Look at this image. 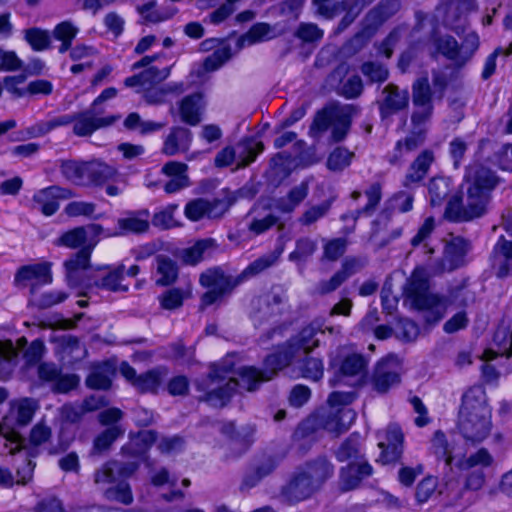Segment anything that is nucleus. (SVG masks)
<instances>
[{"label": "nucleus", "mask_w": 512, "mask_h": 512, "mask_svg": "<svg viewBox=\"0 0 512 512\" xmlns=\"http://www.w3.org/2000/svg\"><path fill=\"white\" fill-rule=\"evenodd\" d=\"M360 436L357 433L351 434L337 449L335 456L339 462H345L360 456Z\"/></svg>", "instance_id": "052dcab7"}, {"label": "nucleus", "mask_w": 512, "mask_h": 512, "mask_svg": "<svg viewBox=\"0 0 512 512\" xmlns=\"http://www.w3.org/2000/svg\"><path fill=\"white\" fill-rule=\"evenodd\" d=\"M362 74L372 83H383L388 79V69L379 62L368 61L361 65Z\"/></svg>", "instance_id": "774afa93"}, {"label": "nucleus", "mask_w": 512, "mask_h": 512, "mask_svg": "<svg viewBox=\"0 0 512 512\" xmlns=\"http://www.w3.org/2000/svg\"><path fill=\"white\" fill-rule=\"evenodd\" d=\"M331 208V201L326 200L319 204L306 208L298 218V223L302 226L309 227L320 219L324 218Z\"/></svg>", "instance_id": "13d9d810"}, {"label": "nucleus", "mask_w": 512, "mask_h": 512, "mask_svg": "<svg viewBox=\"0 0 512 512\" xmlns=\"http://www.w3.org/2000/svg\"><path fill=\"white\" fill-rule=\"evenodd\" d=\"M18 352L11 341H0V375L8 377L17 362Z\"/></svg>", "instance_id": "5fc2aeb1"}, {"label": "nucleus", "mask_w": 512, "mask_h": 512, "mask_svg": "<svg viewBox=\"0 0 512 512\" xmlns=\"http://www.w3.org/2000/svg\"><path fill=\"white\" fill-rule=\"evenodd\" d=\"M98 240H91L69 260L65 262L67 271V281L71 287H86L87 280L91 277L86 276V270L89 267L90 256Z\"/></svg>", "instance_id": "2eb2a0df"}, {"label": "nucleus", "mask_w": 512, "mask_h": 512, "mask_svg": "<svg viewBox=\"0 0 512 512\" xmlns=\"http://www.w3.org/2000/svg\"><path fill=\"white\" fill-rule=\"evenodd\" d=\"M494 252L498 259L496 276L498 278L512 276V241L501 236L494 246Z\"/></svg>", "instance_id": "79ce46f5"}, {"label": "nucleus", "mask_w": 512, "mask_h": 512, "mask_svg": "<svg viewBox=\"0 0 512 512\" xmlns=\"http://www.w3.org/2000/svg\"><path fill=\"white\" fill-rule=\"evenodd\" d=\"M309 193V184L302 181L292 187L288 193L275 200V208L281 213H292L307 198Z\"/></svg>", "instance_id": "58836bf2"}, {"label": "nucleus", "mask_w": 512, "mask_h": 512, "mask_svg": "<svg viewBox=\"0 0 512 512\" xmlns=\"http://www.w3.org/2000/svg\"><path fill=\"white\" fill-rule=\"evenodd\" d=\"M138 467L135 462L108 461L95 471L94 482L102 485L115 483L119 479L130 477Z\"/></svg>", "instance_id": "5701e85b"}, {"label": "nucleus", "mask_w": 512, "mask_h": 512, "mask_svg": "<svg viewBox=\"0 0 512 512\" xmlns=\"http://www.w3.org/2000/svg\"><path fill=\"white\" fill-rule=\"evenodd\" d=\"M318 333H323L313 325L304 327L295 337L291 338L277 352L268 355L264 360V369L255 367H243L238 372L239 379L228 377L230 369L224 366L214 365L209 377L217 387L208 391L204 400L212 406H224L237 389L255 391L262 382L271 380L279 370L288 366L295 358L308 355L315 347L319 346L316 338Z\"/></svg>", "instance_id": "f257e3e1"}, {"label": "nucleus", "mask_w": 512, "mask_h": 512, "mask_svg": "<svg viewBox=\"0 0 512 512\" xmlns=\"http://www.w3.org/2000/svg\"><path fill=\"white\" fill-rule=\"evenodd\" d=\"M157 274L160 277L156 280L159 286H168L173 284L178 277V266L175 261L165 255H158Z\"/></svg>", "instance_id": "8fccbe9b"}, {"label": "nucleus", "mask_w": 512, "mask_h": 512, "mask_svg": "<svg viewBox=\"0 0 512 512\" xmlns=\"http://www.w3.org/2000/svg\"><path fill=\"white\" fill-rule=\"evenodd\" d=\"M435 161L434 152L425 149L411 162L403 180V186L406 188L420 184L427 176L431 165Z\"/></svg>", "instance_id": "cd10ccee"}, {"label": "nucleus", "mask_w": 512, "mask_h": 512, "mask_svg": "<svg viewBox=\"0 0 512 512\" xmlns=\"http://www.w3.org/2000/svg\"><path fill=\"white\" fill-rule=\"evenodd\" d=\"M228 208L229 204L225 200L198 198L186 204L184 214L191 221H199L204 217L216 219L223 216Z\"/></svg>", "instance_id": "a211bd4d"}, {"label": "nucleus", "mask_w": 512, "mask_h": 512, "mask_svg": "<svg viewBox=\"0 0 512 512\" xmlns=\"http://www.w3.org/2000/svg\"><path fill=\"white\" fill-rule=\"evenodd\" d=\"M149 215L148 210L130 212L127 216L117 220L119 230L113 233H107L106 236H122L129 233H146L150 227Z\"/></svg>", "instance_id": "2f4dec72"}, {"label": "nucleus", "mask_w": 512, "mask_h": 512, "mask_svg": "<svg viewBox=\"0 0 512 512\" xmlns=\"http://www.w3.org/2000/svg\"><path fill=\"white\" fill-rule=\"evenodd\" d=\"M215 247V240L211 238L198 240L191 247L182 250L181 259L187 265H196L211 256Z\"/></svg>", "instance_id": "ea45409f"}, {"label": "nucleus", "mask_w": 512, "mask_h": 512, "mask_svg": "<svg viewBox=\"0 0 512 512\" xmlns=\"http://www.w3.org/2000/svg\"><path fill=\"white\" fill-rule=\"evenodd\" d=\"M79 28L69 20L57 24L52 32L53 37L61 42L58 48L59 53L63 54L71 49L72 42L76 38Z\"/></svg>", "instance_id": "de8ad7c7"}, {"label": "nucleus", "mask_w": 512, "mask_h": 512, "mask_svg": "<svg viewBox=\"0 0 512 512\" xmlns=\"http://www.w3.org/2000/svg\"><path fill=\"white\" fill-rule=\"evenodd\" d=\"M432 45L437 54L453 61L455 65L461 67V54L458 41L451 35H435L432 38Z\"/></svg>", "instance_id": "a19ab883"}, {"label": "nucleus", "mask_w": 512, "mask_h": 512, "mask_svg": "<svg viewBox=\"0 0 512 512\" xmlns=\"http://www.w3.org/2000/svg\"><path fill=\"white\" fill-rule=\"evenodd\" d=\"M494 459L485 448L479 449L469 457L457 460L455 466L460 470H471L465 481V489L477 491L485 484V473L483 468L492 465Z\"/></svg>", "instance_id": "ddd939ff"}, {"label": "nucleus", "mask_w": 512, "mask_h": 512, "mask_svg": "<svg viewBox=\"0 0 512 512\" xmlns=\"http://www.w3.org/2000/svg\"><path fill=\"white\" fill-rule=\"evenodd\" d=\"M334 470V465L325 456L306 461L295 469L281 487V500L293 505L310 499L333 477Z\"/></svg>", "instance_id": "20e7f679"}, {"label": "nucleus", "mask_w": 512, "mask_h": 512, "mask_svg": "<svg viewBox=\"0 0 512 512\" xmlns=\"http://www.w3.org/2000/svg\"><path fill=\"white\" fill-rule=\"evenodd\" d=\"M171 73V67L158 69L157 67H148L138 74L127 77L124 81L126 87L133 88L137 93H143L145 90L166 80Z\"/></svg>", "instance_id": "bb28decb"}, {"label": "nucleus", "mask_w": 512, "mask_h": 512, "mask_svg": "<svg viewBox=\"0 0 512 512\" xmlns=\"http://www.w3.org/2000/svg\"><path fill=\"white\" fill-rule=\"evenodd\" d=\"M367 360L361 354H350L342 361L340 371L344 376L363 375L367 368Z\"/></svg>", "instance_id": "680f3d73"}, {"label": "nucleus", "mask_w": 512, "mask_h": 512, "mask_svg": "<svg viewBox=\"0 0 512 512\" xmlns=\"http://www.w3.org/2000/svg\"><path fill=\"white\" fill-rule=\"evenodd\" d=\"M125 266L119 265L107 274L99 278H91L87 280L86 288H101L111 292H127L129 286L124 284Z\"/></svg>", "instance_id": "c9c22d12"}, {"label": "nucleus", "mask_w": 512, "mask_h": 512, "mask_svg": "<svg viewBox=\"0 0 512 512\" xmlns=\"http://www.w3.org/2000/svg\"><path fill=\"white\" fill-rule=\"evenodd\" d=\"M193 134L183 126H173L163 141L161 152L166 156H175L190 149Z\"/></svg>", "instance_id": "c85d7f7f"}, {"label": "nucleus", "mask_w": 512, "mask_h": 512, "mask_svg": "<svg viewBox=\"0 0 512 512\" xmlns=\"http://www.w3.org/2000/svg\"><path fill=\"white\" fill-rule=\"evenodd\" d=\"M317 250V242L309 237H301L295 242V249L289 254L291 262H306Z\"/></svg>", "instance_id": "4d7b16f0"}, {"label": "nucleus", "mask_w": 512, "mask_h": 512, "mask_svg": "<svg viewBox=\"0 0 512 512\" xmlns=\"http://www.w3.org/2000/svg\"><path fill=\"white\" fill-rule=\"evenodd\" d=\"M58 167L62 176L76 185H82L84 176L81 174L82 161L74 159L58 160Z\"/></svg>", "instance_id": "bf43d9fd"}, {"label": "nucleus", "mask_w": 512, "mask_h": 512, "mask_svg": "<svg viewBox=\"0 0 512 512\" xmlns=\"http://www.w3.org/2000/svg\"><path fill=\"white\" fill-rule=\"evenodd\" d=\"M465 182V197L453 196L445 209V217L454 222L471 221L486 214L497 177L489 168L472 164L466 169Z\"/></svg>", "instance_id": "f03ea898"}, {"label": "nucleus", "mask_w": 512, "mask_h": 512, "mask_svg": "<svg viewBox=\"0 0 512 512\" xmlns=\"http://www.w3.org/2000/svg\"><path fill=\"white\" fill-rule=\"evenodd\" d=\"M271 27L267 23L254 24L247 33L242 35L239 39L240 46L253 45L257 42L269 39Z\"/></svg>", "instance_id": "0e129e2a"}, {"label": "nucleus", "mask_w": 512, "mask_h": 512, "mask_svg": "<svg viewBox=\"0 0 512 512\" xmlns=\"http://www.w3.org/2000/svg\"><path fill=\"white\" fill-rule=\"evenodd\" d=\"M322 426L328 432L339 435L349 429L356 419V413L351 408H338L321 416Z\"/></svg>", "instance_id": "473e14b6"}, {"label": "nucleus", "mask_w": 512, "mask_h": 512, "mask_svg": "<svg viewBox=\"0 0 512 512\" xmlns=\"http://www.w3.org/2000/svg\"><path fill=\"white\" fill-rule=\"evenodd\" d=\"M81 170V174L84 176L82 185H100L115 174V170L112 167L97 160L82 161Z\"/></svg>", "instance_id": "e433bc0d"}, {"label": "nucleus", "mask_w": 512, "mask_h": 512, "mask_svg": "<svg viewBox=\"0 0 512 512\" xmlns=\"http://www.w3.org/2000/svg\"><path fill=\"white\" fill-rule=\"evenodd\" d=\"M409 93L395 84H388L382 90V98L378 101L382 118L389 117L408 106Z\"/></svg>", "instance_id": "4be33fe9"}, {"label": "nucleus", "mask_w": 512, "mask_h": 512, "mask_svg": "<svg viewBox=\"0 0 512 512\" xmlns=\"http://www.w3.org/2000/svg\"><path fill=\"white\" fill-rule=\"evenodd\" d=\"M123 433L124 431L117 425L108 427L94 439L93 453L100 454L108 450L112 443Z\"/></svg>", "instance_id": "e2e57ef3"}, {"label": "nucleus", "mask_w": 512, "mask_h": 512, "mask_svg": "<svg viewBox=\"0 0 512 512\" xmlns=\"http://www.w3.org/2000/svg\"><path fill=\"white\" fill-rule=\"evenodd\" d=\"M276 467L277 462L271 455H261L255 458L243 477L241 490L257 486L265 477L272 474Z\"/></svg>", "instance_id": "b1692460"}, {"label": "nucleus", "mask_w": 512, "mask_h": 512, "mask_svg": "<svg viewBox=\"0 0 512 512\" xmlns=\"http://www.w3.org/2000/svg\"><path fill=\"white\" fill-rule=\"evenodd\" d=\"M403 433L397 425H390L385 432V441L379 442L378 446L382 450L381 461L384 464L397 461L402 455Z\"/></svg>", "instance_id": "c756f323"}, {"label": "nucleus", "mask_w": 512, "mask_h": 512, "mask_svg": "<svg viewBox=\"0 0 512 512\" xmlns=\"http://www.w3.org/2000/svg\"><path fill=\"white\" fill-rule=\"evenodd\" d=\"M400 8L398 0H382L380 4L372 9L366 19L374 25H381L392 17Z\"/></svg>", "instance_id": "603ef678"}, {"label": "nucleus", "mask_w": 512, "mask_h": 512, "mask_svg": "<svg viewBox=\"0 0 512 512\" xmlns=\"http://www.w3.org/2000/svg\"><path fill=\"white\" fill-rule=\"evenodd\" d=\"M426 141V130L422 127H414L413 130L403 139L396 142L394 152L388 158L391 165H397L402 158L421 146Z\"/></svg>", "instance_id": "7c9ffc66"}, {"label": "nucleus", "mask_w": 512, "mask_h": 512, "mask_svg": "<svg viewBox=\"0 0 512 512\" xmlns=\"http://www.w3.org/2000/svg\"><path fill=\"white\" fill-rule=\"evenodd\" d=\"M287 301V291L281 285H274L269 291L254 297L251 300L250 315L255 325L277 321Z\"/></svg>", "instance_id": "6e6552de"}, {"label": "nucleus", "mask_w": 512, "mask_h": 512, "mask_svg": "<svg viewBox=\"0 0 512 512\" xmlns=\"http://www.w3.org/2000/svg\"><path fill=\"white\" fill-rule=\"evenodd\" d=\"M38 408L39 404L33 398L26 397L10 402L9 411L3 417V426L11 429L12 432L7 436L0 430V440H5V447L9 449L10 454L26 447V439L14 430L27 426L32 421Z\"/></svg>", "instance_id": "0eeeda50"}, {"label": "nucleus", "mask_w": 512, "mask_h": 512, "mask_svg": "<svg viewBox=\"0 0 512 512\" xmlns=\"http://www.w3.org/2000/svg\"><path fill=\"white\" fill-rule=\"evenodd\" d=\"M104 495L106 499L117 501L124 505H130L133 502L131 487L124 481H120L117 485L106 489Z\"/></svg>", "instance_id": "338daca9"}, {"label": "nucleus", "mask_w": 512, "mask_h": 512, "mask_svg": "<svg viewBox=\"0 0 512 512\" xmlns=\"http://www.w3.org/2000/svg\"><path fill=\"white\" fill-rule=\"evenodd\" d=\"M445 1V21L456 34H461L465 30V24L454 25L466 15L476 10L477 5L474 0H444Z\"/></svg>", "instance_id": "f704fd0d"}, {"label": "nucleus", "mask_w": 512, "mask_h": 512, "mask_svg": "<svg viewBox=\"0 0 512 512\" xmlns=\"http://www.w3.org/2000/svg\"><path fill=\"white\" fill-rule=\"evenodd\" d=\"M404 293L413 308L426 313L425 319L429 324L442 319L449 304L462 307L474 301V294L468 289L465 280L451 285L446 297L430 293L428 278L420 268L413 271Z\"/></svg>", "instance_id": "7ed1b4c3"}, {"label": "nucleus", "mask_w": 512, "mask_h": 512, "mask_svg": "<svg viewBox=\"0 0 512 512\" xmlns=\"http://www.w3.org/2000/svg\"><path fill=\"white\" fill-rule=\"evenodd\" d=\"M156 1H149L141 6L137 7V12L142 16L146 23H159L171 19L178 13L176 7H165L157 10Z\"/></svg>", "instance_id": "a18cd8bd"}, {"label": "nucleus", "mask_w": 512, "mask_h": 512, "mask_svg": "<svg viewBox=\"0 0 512 512\" xmlns=\"http://www.w3.org/2000/svg\"><path fill=\"white\" fill-rule=\"evenodd\" d=\"M364 195L367 198V204L355 211H352L351 217L356 222L361 215L371 216L376 211L382 199V184L380 182L372 183L365 191Z\"/></svg>", "instance_id": "49530a36"}, {"label": "nucleus", "mask_w": 512, "mask_h": 512, "mask_svg": "<svg viewBox=\"0 0 512 512\" xmlns=\"http://www.w3.org/2000/svg\"><path fill=\"white\" fill-rule=\"evenodd\" d=\"M199 283L208 289L201 297L200 308L203 310L229 295L241 284V280L239 275H227L220 267H213L200 274Z\"/></svg>", "instance_id": "1a4fd4ad"}, {"label": "nucleus", "mask_w": 512, "mask_h": 512, "mask_svg": "<svg viewBox=\"0 0 512 512\" xmlns=\"http://www.w3.org/2000/svg\"><path fill=\"white\" fill-rule=\"evenodd\" d=\"M52 282V274L48 263H37L20 267L14 278V283L18 287H31L34 293L36 288L41 285L50 284Z\"/></svg>", "instance_id": "aec40b11"}, {"label": "nucleus", "mask_w": 512, "mask_h": 512, "mask_svg": "<svg viewBox=\"0 0 512 512\" xmlns=\"http://www.w3.org/2000/svg\"><path fill=\"white\" fill-rule=\"evenodd\" d=\"M119 369L122 376L140 393L156 394L167 375V370L162 367L137 375L136 370L127 362H122Z\"/></svg>", "instance_id": "4468645a"}, {"label": "nucleus", "mask_w": 512, "mask_h": 512, "mask_svg": "<svg viewBox=\"0 0 512 512\" xmlns=\"http://www.w3.org/2000/svg\"><path fill=\"white\" fill-rule=\"evenodd\" d=\"M470 250V243L462 237H454L445 245L439 271H453L464 264V259Z\"/></svg>", "instance_id": "a878e982"}, {"label": "nucleus", "mask_w": 512, "mask_h": 512, "mask_svg": "<svg viewBox=\"0 0 512 512\" xmlns=\"http://www.w3.org/2000/svg\"><path fill=\"white\" fill-rule=\"evenodd\" d=\"M300 371L302 377L317 382L322 379L324 374L323 361L320 358L308 357L306 355L300 366Z\"/></svg>", "instance_id": "69168bd1"}, {"label": "nucleus", "mask_w": 512, "mask_h": 512, "mask_svg": "<svg viewBox=\"0 0 512 512\" xmlns=\"http://www.w3.org/2000/svg\"><path fill=\"white\" fill-rule=\"evenodd\" d=\"M348 69L349 68L346 64L337 66L330 74V80L332 82L339 81V84L335 87V91L339 96H342L345 99H356L363 93V81L357 74H353L345 78L348 73Z\"/></svg>", "instance_id": "412c9836"}, {"label": "nucleus", "mask_w": 512, "mask_h": 512, "mask_svg": "<svg viewBox=\"0 0 512 512\" xmlns=\"http://www.w3.org/2000/svg\"><path fill=\"white\" fill-rule=\"evenodd\" d=\"M103 111L96 110L93 107L89 109L72 113L75 118L73 123V133L79 137L92 135L96 130L112 125L119 117H102Z\"/></svg>", "instance_id": "dca6fc26"}, {"label": "nucleus", "mask_w": 512, "mask_h": 512, "mask_svg": "<svg viewBox=\"0 0 512 512\" xmlns=\"http://www.w3.org/2000/svg\"><path fill=\"white\" fill-rule=\"evenodd\" d=\"M114 373L115 366L113 363L109 361L99 363L93 366L85 383L90 389L108 390L111 387Z\"/></svg>", "instance_id": "4c0bfd02"}, {"label": "nucleus", "mask_w": 512, "mask_h": 512, "mask_svg": "<svg viewBox=\"0 0 512 512\" xmlns=\"http://www.w3.org/2000/svg\"><path fill=\"white\" fill-rule=\"evenodd\" d=\"M453 191L452 180L449 177H433L428 184V194L432 206H440Z\"/></svg>", "instance_id": "37998d69"}, {"label": "nucleus", "mask_w": 512, "mask_h": 512, "mask_svg": "<svg viewBox=\"0 0 512 512\" xmlns=\"http://www.w3.org/2000/svg\"><path fill=\"white\" fill-rule=\"evenodd\" d=\"M355 154L347 148L338 146L328 156L326 166L330 171L340 172L350 166Z\"/></svg>", "instance_id": "6e6d98bb"}, {"label": "nucleus", "mask_w": 512, "mask_h": 512, "mask_svg": "<svg viewBox=\"0 0 512 512\" xmlns=\"http://www.w3.org/2000/svg\"><path fill=\"white\" fill-rule=\"evenodd\" d=\"M280 254H281V252L273 251V252L264 254V255L260 256L259 258L255 259L254 261H252L239 274L241 283H243L244 281H246L252 277H255V276L263 273L270 267L274 266L278 262Z\"/></svg>", "instance_id": "c03bdc74"}, {"label": "nucleus", "mask_w": 512, "mask_h": 512, "mask_svg": "<svg viewBox=\"0 0 512 512\" xmlns=\"http://www.w3.org/2000/svg\"><path fill=\"white\" fill-rule=\"evenodd\" d=\"M103 227L92 224L87 227L80 226L63 233L55 242L58 246H65L70 249H77L89 244L91 240L102 234Z\"/></svg>", "instance_id": "393cba45"}, {"label": "nucleus", "mask_w": 512, "mask_h": 512, "mask_svg": "<svg viewBox=\"0 0 512 512\" xmlns=\"http://www.w3.org/2000/svg\"><path fill=\"white\" fill-rule=\"evenodd\" d=\"M205 104L200 93H193L185 96L178 103V114L183 123L196 126L201 122Z\"/></svg>", "instance_id": "72a5a7b5"}, {"label": "nucleus", "mask_w": 512, "mask_h": 512, "mask_svg": "<svg viewBox=\"0 0 512 512\" xmlns=\"http://www.w3.org/2000/svg\"><path fill=\"white\" fill-rule=\"evenodd\" d=\"M402 364L395 355L379 360L369 377V384L378 394H386L401 383Z\"/></svg>", "instance_id": "9d476101"}, {"label": "nucleus", "mask_w": 512, "mask_h": 512, "mask_svg": "<svg viewBox=\"0 0 512 512\" xmlns=\"http://www.w3.org/2000/svg\"><path fill=\"white\" fill-rule=\"evenodd\" d=\"M492 428L491 409L482 386L469 388L462 396L458 415V429L466 441L482 442Z\"/></svg>", "instance_id": "39448f33"}, {"label": "nucleus", "mask_w": 512, "mask_h": 512, "mask_svg": "<svg viewBox=\"0 0 512 512\" xmlns=\"http://www.w3.org/2000/svg\"><path fill=\"white\" fill-rule=\"evenodd\" d=\"M370 1L365 0H342L336 3L338 6V14L342 11L345 12L344 17L341 19L338 30L342 31L346 29L361 13L366 5Z\"/></svg>", "instance_id": "3c124183"}, {"label": "nucleus", "mask_w": 512, "mask_h": 512, "mask_svg": "<svg viewBox=\"0 0 512 512\" xmlns=\"http://www.w3.org/2000/svg\"><path fill=\"white\" fill-rule=\"evenodd\" d=\"M373 467L371 464L360 457L358 461H352L339 470V489L342 492L355 490L362 484L363 481L373 475Z\"/></svg>", "instance_id": "f3484780"}, {"label": "nucleus", "mask_w": 512, "mask_h": 512, "mask_svg": "<svg viewBox=\"0 0 512 512\" xmlns=\"http://www.w3.org/2000/svg\"><path fill=\"white\" fill-rule=\"evenodd\" d=\"M247 218H250L248 230L254 235H260L271 229L277 224L279 218L271 212H257L252 209Z\"/></svg>", "instance_id": "09e8293b"}, {"label": "nucleus", "mask_w": 512, "mask_h": 512, "mask_svg": "<svg viewBox=\"0 0 512 512\" xmlns=\"http://www.w3.org/2000/svg\"><path fill=\"white\" fill-rule=\"evenodd\" d=\"M433 91L427 75L417 78L412 84L413 127H422L430 121L434 112Z\"/></svg>", "instance_id": "9b49d317"}, {"label": "nucleus", "mask_w": 512, "mask_h": 512, "mask_svg": "<svg viewBox=\"0 0 512 512\" xmlns=\"http://www.w3.org/2000/svg\"><path fill=\"white\" fill-rule=\"evenodd\" d=\"M72 197V191L57 185L37 191L32 198L33 209L45 216H52L59 209V200Z\"/></svg>", "instance_id": "6ab92c4d"}, {"label": "nucleus", "mask_w": 512, "mask_h": 512, "mask_svg": "<svg viewBox=\"0 0 512 512\" xmlns=\"http://www.w3.org/2000/svg\"><path fill=\"white\" fill-rule=\"evenodd\" d=\"M358 113L359 108L353 104L329 103L316 112L308 134L318 141L330 130V144L343 142L350 132L353 117Z\"/></svg>", "instance_id": "423d86ee"}, {"label": "nucleus", "mask_w": 512, "mask_h": 512, "mask_svg": "<svg viewBox=\"0 0 512 512\" xmlns=\"http://www.w3.org/2000/svg\"><path fill=\"white\" fill-rule=\"evenodd\" d=\"M264 150V144L252 137L242 139L236 146L225 147L219 151L214 159L216 167H226L235 160L238 161V167H246L255 161L258 154Z\"/></svg>", "instance_id": "f8f14e48"}, {"label": "nucleus", "mask_w": 512, "mask_h": 512, "mask_svg": "<svg viewBox=\"0 0 512 512\" xmlns=\"http://www.w3.org/2000/svg\"><path fill=\"white\" fill-rule=\"evenodd\" d=\"M24 39L34 51H44L51 46V34L48 30L32 27L24 30Z\"/></svg>", "instance_id": "864d4df0"}]
</instances>
